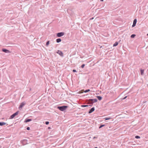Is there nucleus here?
<instances>
[{
    "label": "nucleus",
    "instance_id": "nucleus-24",
    "mask_svg": "<svg viewBox=\"0 0 148 148\" xmlns=\"http://www.w3.org/2000/svg\"><path fill=\"white\" fill-rule=\"evenodd\" d=\"M45 123L46 125H48L49 124V122L48 121H46V122H45Z\"/></svg>",
    "mask_w": 148,
    "mask_h": 148
},
{
    "label": "nucleus",
    "instance_id": "nucleus-16",
    "mask_svg": "<svg viewBox=\"0 0 148 148\" xmlns=\"http://www.w3.org/2000/svg\"><path fill=\"white\" fill-rule=\"evenodd\" d=\"M111 119L110 117H109V118H105L104 119H105V120H108L109 119Z\"/></svg>",
    "mask_w": 148,
    "mask_h": 148
},
{
    "label": "nucleus",
    "instance_id": "nucleus-15",
    "mask_svg": "<svg viewBox=\"0 0 148 148\" xmlns=\"http://www.w3.org/2000/svg\"><path fill=\"white\" fill-rule=\"evenodd\" d=\"M97 97L99 100H101L102 98L101 97L99 96H98Z\"/></svg>",
    "mask_w": 148,
    "mask_h": 148
},
{
    "label": "nucleus",
    "instance_id": "nucleus-7",
    "mask_svg": "<svg viewBox=\"0 0 148 148\" xmlns=\"http://www.w3.org/2000/svg\"><path fill=\"white\" fill-rule=\"evenodd\" d=\"M25 105V103H24L23 102V103H21V104L19 107V108H22Z\"/></svg>",
    "mask_w": 148,
    "mask_h": 148
},
{
    "label": "nucleus",
    "instance_id": "nucleus-12",
    "mask_svg": "<svg viewBox=\"0 0 148 148\" xmlns=\"http://www.w3.org/2000/svg\"><path fill=\"white\" fill-rule=\"evenodd\" d=\"M118 43L117 42H116L113 45V47H115L118 45Z\"/></svg>",
    "mask_w": 148,
    "mask_h": 148
},
{
    "label": "nucleus",
    "instance_id": "nucleus-25",
    "mask_svg": "<svg viewBox=\"0 0 148 148\" xmlns=\"http://www.w3.org/2000/svg\"><path fill=\"white\" fill-rule=\"evenodd\" d=\"M27 130H30L29 127H27Z\"/></svg>",
    "mask_w": 148,
    "mask_h": 148
},
{
    "label": "nucleus",
    "instance_id": "nucleus-32",
    "mask_svg": "<svg viewBox=\"0 0 148 148\" xmlns=\"http://www.w3.org/2000/svg\"><path fill=\"white\" fill-rule=\"evenodd\" d=\"M96 138L95 137L94 138Z\"/></svg>",
    "mask_w": 148,
    "mask_h": 148
},
{
    "label": "nucleus",
    "instance_id": "nucleus-5",
    "mask_svg": "<svg viewBox=\"0 0 148 148\" xmlns=\"http://www.w3.org/2000/svg\"><path fill=\"white\" fill-rule=\"evenodd\" d=\"M2 51L6 53H10V51L7 49H2Z\"/></svg>",
    "mask_w": 148,
    "mask_h": 148
},
{
    "label": "nucleus",
    "instance_id": "nucleus-31",
    "mask_svg": "<svg viewBox=\"0 0 148 148\" xmlns=\"http://www.w3.org/2000/svg\"><path fill=\"white\" fill-rule=\"evenodd\" d=\"M98 148L97 147H95V148Z\"/></svg>",
    "mask_w": 148,
    "mask_h": 148
},
{
    "label": "nucleus",
    "instance_id": "nucleus-17",
    "mask_svg": "<svg viewBox=\"0 0 148 148\" xmlns=\"http://www.w3.org/2000/svg\"><path fill=\"white\" fill-rule=\"evenodd\" d=\"M136 36V35L135 34H132L131 36V37L132 38H134L135 36Z\"/></svg>",
    "mask_w": 148,
    "mask_h": 148
},
{
    "label": "nucleus",
    "instance_id": "nucleus-14",
    "mask_svg": "<svg viewBox=\"0 0 148 148\" xmlns=\"http://www.w3.org/2000/svg\"><path fill=\"white\" fill-rule=\"evenodd\" d=\"M144 70L141 69L140 70V74L141 75H143L144 73Z\"/></svg>",
    "mask_w": 148,
    "mask_h": 148
},
{
    "label": "nucleus",
    "instance_id": "nucleus-30",
    "mask_svg": "<svg viewBox=\"0 0 148 148\" xmlns=\"http://www.w3.org/2000/svg\"><path fill=\"white\" fill-rule=\"evenodd\" d=\"M93 19V18H92L91 19Z\"/></svg>",
    "mask_w": 148,
    "mask_h": 148
},
{
    "label": "nucleus",
    "instance_id": "nucleus-29",
    "mask_svg": "<svg viewBox=\"0 0 148 148\" xmlns=\"http://www.w3.org/2000/svg\"><path fill=\"white\" fill-rule=\"evenodd\" d=\"M101 1H103V0H100Z\"/></svg>",
    "mask_w": 148,
    "mask_h": 148
},
{
    "label": "nucleus",
    "instance_id": "nucleus-10",
    "mask_svg": "<svg viewBox=\"0 0 148 148\" xmlns=\"http://www.w3.org/2000/svg\"><path fill=\"white\" fill-rule=\"evenodd\" d=\"M90 100L93 102H96L97 101V99H90Z\"/></svg>",
    "mask_w": 148,
    "mask_h": 148
},
{
    "label": "nucleus",
    "instance_id": "nucleus-6",
    "mask_svg": "<svg viewBox=\"0 0 148 148\" xmlns=\"http://www.w3.org/2000/svg\"><path fill=\"white\" fill-rule=\"evenodd\" d=\"M136 22H137L136 19H135L134 20V21L133 25H132V27H134L136 25Z\"/></svg>",
    "mask_w": 148,
    "mask_h": 148
},
{
    "label": "nucleus",
    "instance_id": "nucleus-20",
    "mask_svg": "<svg viewBox=\"0 0 148 148\" xmlns=\"http://www.w3.org/2000/svg\"><path fill=\"white\" fill-rule=\"evenodd\" d=\"M135 138H140V136H135Z\"/></svg>",
    "mask_w": 148,
    "mask_h": 148
},
{
    "label": "nucleus",
    "instance_id": "nucleus-21",
    "mask_svg": "<svg viewBox=\"0 0 148 148\" xmlns=\"http://www.w3.org/2000/svg\"><path fill=\"white\" fill-rule=\"evenodd\" d=\"M90 91V90L89 89H88L87 90H86L84 91V92H88Z\"/></svg>",
    "mask_w": 148,
    "mask_h": 148
},
{
    "label": "nucleus",
    "instance_id": "nucleus-8",
    "mask_svg": "<svg viewBox=\"0 0 148 148\" xmlns=\"http://www.w3.org/2000/svg\"><path fill=\"white\" fill-rule=\"evenodd\" d=\"M95 110V108H92L89 112V113L90 114L94 111Z\"/></svg>",
    "mask_w": 148,
    "mask_h": 148
},
{
    "label": "nucleus",
    "instance_id": "nucleus-26",
    "mask_svg": "<svg viewBox=\"0 0 148 148\" xmlns=\"http://www.w3.org/2000/svg\"><path fill=\"white\" fill-rule=\"evenodd\" d=\"M73 72H76V70H75L74 69V70H73Z\"/></svg>",
    "mask_w": 148,
    "mask_h": 148
},
{
    "label": "nucleus",
    "instance_id": "nucleus-22",
    "mask_svg": "<svg viewBox=\"0 0 148 148\" xmlns=\"http://www.w3.org/2000/svg\"><path fill=\"white\" fill-rule=\"evenodd\" d=\"M105 126V125H101V126H99V128L100 129V128H101L102 127H103V126Z\"/></svg>",
    "mask_w": 148,
    "mask_h": 148
},
{
    "label": "nucleus",
    "instance_id": "nucleus-2",
    "mask_svg": "<svg viewBox=\"0 0 148 148\" xmlns=\"http://www.w3.org/2000/svg\"><path fill=\"white\" fill-rule=\"evenodd\" d=\"M64 32H61L58 33L57 34V36L58 37H60L64 35Z\"/></svg>",
    "mask_w": 148,
    "mask_h": 148
},
{
    "label": "nucleus",
    "instance_id": "nucleus-11",
    "mask_svg": "<svg viewBox=\"0 0 148 148\" xmlns=\"http://www.w3.org/2000/svg\"><path fill=\"white\" fill-rule=\"evenodd\" d=\"M32 121L31 119H26V120H25V122H26V123H27V122L30 121Z\"/></svg>",
    "mask_w": 148,
    "mask_h": 148
},
{
    "label": "nucleus",
    "instance_id": "nucleus-3",
    "mask_svg": "<svg viewBox=\"0 0 148 148\" xmlns=\"http://www.w3.org/2000/svg\"><path fill=\"white\" fill-rule=\"evenodd\" d=\"M18 114V112L17 111L12 115L10 116V118L12 119L14 118L16 115Z\"/></svg>",
    "mask_w": 148,
    "mask_h": 148
},
{
    "label": "nucleus",
    "instance_id": "nucleus-27",
    "mask_svg": "<svg viewBox=\"0 0 148 148\" xmlns=\"http://www.w3.org/2000/svg\"><path fill=\"white\" fill-rule=\"evenodd\" d=\"M127 96H126L125 97L123 98V99H125L127 98Z\"/></svg>",
    "mask_w": 148,
    "mask_h": 148
},
{
    "label": "nucleus",
    "instance_id": "nucleus-28",
    "mask_svg": "<svg viewBox=\"0 0 148 148\" xmlns=\"http://www.w3.org/2000/svg\"><path fill=\"white\" fill-rule=\"evenodd\" d=\"M48 128L49 129H50L51 128H50V127H48Z\"/></svg>",
    "mask_w": 148,
    "mask_h": 148
},
{
    "label": "nucleus",
    "instance_id": "nucleus-4",
    "mask_svg": "<svg viewBox=\"0 0 148 148\" xmlns=\"http://www.w3.org/2000/svg\"><path fill=\"white\" fill-rule=\"evenodd\" d=\"M57 53H58L59 55H60L61 56H63V53L61 51L59 50H58L57 52Z\"/></svg>",
    "mask_w": 148,
    "mask_h": 148
},
{
    "label": "nucleus",
    "instance_id": "nucleus-9",
    "mask_svg": "<svg viewBox=\"0 0 148 148\" xmlns=\"http://www.w3.org/2000/svg\"><path fill=\"white\" fill-rule=\"evenodd\" d=\"M6 124V123L5 122H0V126H3V125H5Z\"/></svg>",
    "mask_w": 148,
    "mask_h": 148
},
{
    "label": "nucleus",
    "instance_id": "nucleus-13",
    "mask_svg": "<svg viewBox=\"0 0 148 148\" xmlns=\"http://www.w3.org/2000/svg\"><path fill=\"white\" fill-rule=\"evenodd\" d=\"M61 40L60 39V38H58V39L56 40V42H61Z\"/></svg>",
    "mask_w": 148,
    "mask_h": 148
},
{
    "label": "nucleus",
    "instance_id": "nucleus-19",
    "mask_svg": "<svg viewBox=\"0 0 148 148\" xmlns=\"http://www.w3.org/2000/svg\"><path fill=\"white\" fill-rule=\"evenodd\" d=\"M88 106V105H81V106L82 107H87Z\"/></svg>",
    "mask_w": 148,
    "mask_h": 148
},
{
    "label": "nucleus",
    "instance_id": "nucleus-1",
    "mask_svg": "<svg viewBox=\"0 0 148 148\" xmlns=\"http://www.w3.org/2000/svg\"><path fill=\"white\" fill-rule=\"evenodd\" d=\"M67 108V106H63L61 107H58V108L61 111H63L65 110Z\"/></svg>",
    "mask_w": 148,
    "mask_h": 148
},
{
    "label": "nucleus",
    "instance_id": "nucleus-18",
    "mask_svg": "<svg viewBox=\"0 0 148 148\" xmlns=\"http://www.w3.org/2000/svg\"><path fill=\"white\" fill-rule=\"evenodd\" d=\"M49 44V41H48L47 42L46 45L47 46H48V45Z\"/></svg>",
    "mask_w": 148,
    "mask_h": 148
},
{
    "label": "nucleus",
    "instance_id": "nucleus-33",
    "mask_svg": "<svg viewBox=\"0 0 148 148\" xmlns=\"http://www.w3.org/2000/svg\"><path fill=\"white\" fill-rule=\"evenodd\" d=\"M147 35L148 36V34H147Z\"/></svg>",
    "mask_w": 148,
    "mask_h": 148
},
{
    "label": "nucleus",
    "instance_id": "nucleus-23",
    "mask_svg": "<svg viewBox=\"0 0 148 148\" xmlns=\"http://www.w3.org/2000/svg\"><path fill=\"white\" fill-rule=\"evenodd\" d=\"M85 66V64H83L82 66H81V67L82 68H84V66Z\"/></svg>",
    "mask_w": 148,
    "mask_h": 148
}]
</instances>
